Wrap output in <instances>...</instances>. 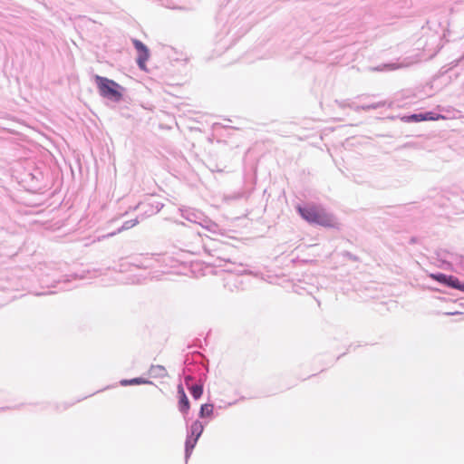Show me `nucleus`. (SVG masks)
I'll use <instances>...</instances> for the list:
<instances>
[{
    "instance_id": "obj_1",
    "label": "nucleus",
    "mask_w": 464,
    "mask_h": 464,
    "mask_svg": "<svg viewBox=\"0 0 464 464\" xmlns=\"http://www.w3.org/2000/svg\"><path fill=\"white\" fill-rule=\"evenodd\" d=\"M300 216L311 224H317L325 227H335V219L333 215L327 213L323 208L315 205L297 207Z\"/></svg>"
},
{
    "instance_id": "obj_2",
    "label": "nucleus",
    "mask_w": 464,
    "mask_h": 464,
    "mask_svg": "<svg viewBox=\"0 0 464 464\" xmlns=\"http://www.w3.org/2000/svg\"><path fill=\"white\" fill-rule=\"evenodd\" d=\"M95 81L100 92V94L103 97L119 101L121 99L122 94L121 90L122 89L120 84L108 78L96 75Z\"/></svg>"
},
{
    "instance_id": "obj_3",
    "label": "nucleus",
    "mask_w": 464,
    "mask_h": 464,
    "mask_svg": "<svg viewBox=\"0 0 464 464\" xmlns=\"http://www.w3.org/2000/svg\"><path fill=\"white\" fill-rule=\"evenodd\" d=\"M430 277L435 281L446 285L451 288L458 289L464 292V283L460 282L453 276H447L445 274H431Z\"/></svg>"
},
{
    "instance_id": "obj_4",
    "label": "nucleus",
    "mask_w": 464,
    "mask_h": 464,
    "mask_svg": "<svg viewBox=\"0 0 464 464\" xmlns=\"http://www.w3.org/2000/svg\"><path fill=\"white\" fill-rule=\"evenodd\" d=\"M133 44L138 52L137 63L141 70H146V62L149 60L148 48L139 40H133Z\"/></svg>"
},
{
    "instance_id": "obj_5",
    "label": "nucleus",
    "mask_w": 464,
    "mask_h": 464,
    "mask_svg": "<svg viewBox=\"0 0 464 464\" xmlns=\"http://www.w3.org/2000/svg\"><path fill=\"white\" fill-rule=\"evenodd\" d=\"M203 430H204V426L200 421L196 420L192 423L190 436L194 437L193 444L190 445V439H187V441H186L187 451L192 450L194 449L198 438L201 436V434L203 432Z\"/></svg>"
},
{
    "instance_id": "obj_6",
    "label": "nucleus",
    "mask_w": 464,
    "mask_h": 464,
    "mask_svg": "<svg viewBox=\"0 0 464 464\" xmlns=\"http://www.w3.org/2000/svg\"><path fill=\"white\" fill-rule=\"evenodd\" d=\"M178 394H179V409L181 412L187 413L190 408L189 401L185 393L184 388L182 385L178 386Z\"/></svg>"
},
{
    "instance_id": "obj_7",
    "label": "nucleus",
    "mask_w": 464,
    "mask_h": 464,
    "mask_svg": "<svg viewBox=\"0 0 464 464\" xmlns=\"http://www.w3.org/2000/svg\"><path fill=\"white\" fill-rule=\"evenodd\" d=\"M149 373L152 378H164L168 375L166 368L161 365H152L149 370Z\"/></svg>"
},
{
    "instance_id": "obj_8",
    "label": "nucleus",
    "mask_w": 464,
    "mask_h": 464,
    "mask_svg": "<svg viewBox=\"0 0 464 464\" xmlns=\"http://www.w3.org/2000/svg\"><path fill=\"white\" fill-rule=\"evenodd\" d=\"M150 383V381L143 379V378H133L130 380H121V385L122 386H128V385H133V384H147Z\"/></svg>"
},
{
    "instance_id": "obj_9",
    "label": "nucleus",
    "mask_w": 464,
    "mask_h": 464,
    "mask_svg": "<svg viewBox=\"0 0 464 464\" xmlns=\"http://www.w3.org/2000/svg\"><path fill=\"white\" fill-rule=\"evenodd\" d=\"M213 405L212 404H203L200 408V416L201 417H209L213 413Z\"/></svg>"
},
{
    "instance_id": "obj_10",
    "label": "nucleus",
    "mask_w": 464,
    "mask_h": 464,
    "mask_svg": "<svg viewBox=\"0 0 464 464\" xmlns=\"http://www.w3.org/2000/svg\"><path fill=\"white\" fill-rule=\"evenodd\" d=\"M190 393L194 399H198L203 393V388L201 385H193L190 388Z\"/></svg>"
},
{
    "instance_id": "obj_11",
    "label": "nucleus",
    "mask_w": 464,
    "mask_h": 464,
    "mask_svg": "<svg viewBox=\"0 0 464 464\" xmlns=\"http://www.w3.org/2000/svg\"><path fill=\"white\" fill-rule=\"evenodd\" d=\"M423 117L425 118L424 121H439V120H444L445 117L441 114H436L433 112H426L423 113Z\"/></svg>"
},
{
    "instance_id": "obj_12",
    "label": "nucleus",
    "mask_w": 464,
    "mask_h": 464,
    "mask_svg": "<svg viewBox=\"0 0 464 464\" xmlns=\"http://www.w3.org/2000/svg\"><path fill=\"white\" fill-rule=\"evenodd\" d=\"M423 113L420 114H412L407 117H404L403 120L405 121H424Z\"/></svg>"
},
{
    "instance_id": "obj_13",
    "label": "nucleus",
    "mask_w": 464,
    "mask_h": 464,
    "mask_svg": "<svg viewBox=\"0 0 464 464\" xmlns=\"http://www.w3.org/2000/svg\"><path fill=\"white\" fill-rule=\"evenodd\" d=\"M193 438H194V437H191V436H189V437L188 438V439H190V445H191V444H193Z\"/></svg>"
}]
</instances>
